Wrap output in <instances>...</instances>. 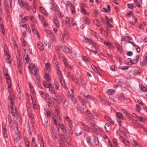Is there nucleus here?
<instances>
[{"label":"nucleus","mask_w":147,"mask_h":147,"mask_svg":"<svg viewBox=\"0 0 147 147\" xmlns=\"http://www.w3.org/2000/svg\"><path fill=\"white\" fill-rule=\"evenodd\" d=\"M10 87L11 86L9 85L8 88V90L9 94V95L8 97V99L9 100L10 103V106L9 108V110L11 112V115L13 116H15L16 114L18 116L19 114L16 110L13 102L14 96L13 93L12 92V90Z\"/></svg>","instance_id":"1"},{"label":"nucleus","mask_w":147,"mask_h":147,"mask_svg":"<svg viewBox=\"0 0 147 147\" xmlns=\"http://www.w3.org/2000/svg\"><path fill=\"white\" fill-rule=\"evenodd\" d=\"M55 97L56 98H55V102L54 104V106L55 107H57V109H55L56 111L55 114V115H58V113L59 112V111L58 110V105H57L56 104L55 102L57 103L58 104H59L61 103V101L62 102L64 103H65L66 102V101L65 100L64 97L63 96L59 97V96H55Z\"/></svg>","instance_id":"2"},{"label":"nucleus","mask_w":147,"mask_h":147,"mask_svg":"<svg viewBox=\"0 0 147 147\" xmlns=\"http://www.w3.org/2000/svg\"><path fill=\"white\" fill-rule=\"evenodd\" d=\"M65 121L67 122V128L69 132L71 134H73L72 127L73 126V123L72 121L68 117H67L65 119Z\"/></svg>","instance_id":"3"},{"label":"nucleus","mask_w":147,"mask_h":147,"mask_svg":"<svg viewBox=\"0 0 147 147\" xmlns=\"http://www.w3.org/2000/svg\"><path fill=\"white\" fill-rule=\"evenodd\" d=\"M66 8L67 10L70 8L72 13H74L75 12L74 6L69 1H68L67 2Z\"/></svg>","instance_id":"4"},{"label":"nucleus","mask_w":147,"mask_h":147,"mask_svg":"<svg viewBox=\"0 0 147 147\" xmlns=\"http://www.w3.org/2000/svg\"><path fill=\"white\" fill-rule=\"evenodd\" d=\"M97 126L92 122L90 123V129L91 131L95 134H97L98 133V129L97 128Z\"/></svg>","instance_id":"5"},{"label":"nucleus","mask_w":147,"mask_h":147,"mask_svg":"<svg viewBox=\"0 0 147 147\" xmlns=\"http://www.w3.org/2000/svg\"><path fill=\"white\" fill-rule=\"evenodd\" d=\"M53 122L54 123V124L57 126L58 125L59 127L61 128V129H63L65 128L63 124H61V123L58 122L56 120V118L55 117H53Z\"/></svg>","instance_id":"6"},{"label":"nucleus","mask_w":147,"mask_h":147,"mask_svg":"<svg viewBox=\"0 0 147 147\" xmlns=\"http://www.w3.org/2000/svg\"><path fill=\"white\" fill-rule=\"evenodd\" d=\"M18 2L19 3L20 6L21 7L24 6L27 9H28L29 6L27 3H24L22 0H18Z\"/></svg>","instance_id":"7"},{"label":"nucleus","mask_w":147,"mask_h":147,"mask_svg":"<svg viewBox=\"0 0 147 147\" xmlns=\"http://www.w3.org/2000/svg\"><path fill=\"white\" fill-rule=\"evenodd\" d=\"M139 57V55H137L134 58V59L133 60V62L132 61L131 59L130 58L127 59V60L128 61H130L131 63H136L138 61Z\"/></svg>","instance_id":"8"},{"label":"nucleus","mask_w":147,"mask_h":147,"mask_svg":"<svg viewBox=\"0 0 147 147\" xmlns=\"http://www.w3.org/2000/svg\"><path fill=\"white\" fill-rule=\"evenodd\" d=\"M71 99L72 102L74 103V104H76L77 103V99L75 98L74 97L73 90H71Z\"/></svg>","instance_id":"9"},{"label":"nucleus","mask_w":147,"mask_h":147,"mask_svg":"<svg viewBox=\"0 0 147 147\" xmlns=\"http://www.w3.org/2000/svg\"><path fill=\"white\" fill-rule=\"evenodd\" d=\"M62 48L63 49L65 52L69 53H72V50H71L69 48L66 46H62Z\"/></svg>","instance_id":"10"},{"label":"nucleus","mask_w":147,"mask_h":147,"mask_svg":"<svg viewBox=\"0 0 147 147\" xmlns=\"http://www.w3.org/2000/svg\"><path fill=\"white\" fill-rule=\"evenodd\" d=\"M30 96L32 100V103L33 104V108L34 109H36L37 108V106L35 104L36 102V101L34 98V96L33 95V96L32 95H30Z\"/></svg>","instance_id":"11"},{"label":"nucleus","mask_w":147,"mask_h":147,"mask_svg":"<svg viewBox=\"0 0 147 147\" xmlns=\"http://www.w3.org/2000/svg\"><path fill=\"white\" fill-rule=\"evenodd\" d=\"M32 32L35 34H36L37 36L39 37V35L37 31L35 29V26L33 23L32 24Z\"/></svg>","instance_id":"12"},{"label":"nucleus","mask_w":147,"mask_h":147,"mask_svg":"<svg viewBox=\"0 0 147 147\" xmlns=\"http://www.w3.org/2000/svg\"><path fill=\"white\" fill-rule=\"evenodd\" d=\"M116 114V117L117 121L118 119H119V121H121V120H123L124 119V118L123 117V115L121 113H117Z\"/></svg>","instance_id":"13"},{"label":"nucleus","mask_w":147,"mask_h":147,"mask_svg":"<svg viewBox=\"0 0 147 147\" xmlns=\"http://www.w3.org/2000/svg\"><path fill=\"white\" fill-rule=\"evenodd\" d=\"M53 22L57 28H59V22L57 17H54L53 18Z\"/></svg>","instance_id":"14"},{"label":"nucleus","mask_w":147,"mask_h":147,"mask_svg":"<svg viewBox=\"0 0 147 147\" xmlns=\"http://www.w3.org/2000/svg\"><path fill=\"white\" fill-rule=\"evenodd\" d=\"M45 73V78L47 81L49 82L51 80L49 75L48 74L49 72H48V71H47Z\"/></svg>","instance_id":"15"},{"label":"nucleus","mask_w":147,"mask_h":147,"mask_svg":"<svg viewBox=\"0 0 147 147\" xmlns=\"http://www.w3.org/2000/svg\"><path fill=\"white\" fill-rule=\"evenodd\" d=\"M118 122L119 123V125L120 126L119 130L120 131H121L122 132H124L125 131V128H123L121 124V121H119V119H118Z\"/></svg>","instance_id":"16"},{"label":"nucleus","mask_w":147,"mask_h":147,"mask_svg":"<svg viewBox=\"0 0 147 147\" xmlns=\"http://www.w3.org/2000/svg\"><path fill=\"white\" fill-rule=\"evenodd\" d=\"M45 67L44 69L45 72H46V71H48V72H49L50 70V63L49 62H47L45 64Z\"/></svg>","instance_id":"17"},{"label":"nucleus","mask_w":147,"mask_h":147,"mask_svg":"<svg viewBox=\"0 0 147 147\" xmlns=\"http://www.w3.org/2000/svg\"><path fill=\"white\" fill-rule=\"evenodd\" d=\"M84 97H86V98L87 101L88 102H90V101L92 100V99L91 98V97L88 94H84Z\"/></svg>","instance_id":"18"},{"label":"nucleus","mask_w":147,"mask_h":147,"mask_svg":"<svg viewBox=\"0 0 147 147\" xmlns=\"http://www.w3.org/2000/svg\"><path fill=\"white\" fill-rule=\"evenodd\" d=\"M0 26L1 27V30L3 34H4L5 31H4V28L3 27V22L2 21V19L1 17L0 16Z\"/></svg>","instance_id":"19"},{"label":"nucleus","mask_w":147,"mask_h":147,"mask_svg":"<svg viewBox=\"0 0 147 147\" xmlns=\"http://www.w3.org/2000/svg\"><path fill=\"white\" fill-rule=\"evenodd\" d=\"M48 88L49 91L51 94H55V93L54 91L55 89L52 85H50V87Z\"/></svg>","instance_id":"20"},{"label":"nucleus","mask_w":147,"mask_h":147,"mask_svg":"<svg viewBox=\"0 0 147 147\" xmlns=\"http://www.w3.org/2000/svg\"><path fill=\"white\" fill-rule=\"evenodd\" d=\"M51 10H53L56 14L57 15L58 14H60V12L59 11L58 9L55 7V6L51 8L50 9Z\"/></svg>","instance_id":"21"},{"label":"nucleus","mask_w":147,"mask_h":147,"mask_svg":"<svg viewBox=\"0 0 147 147\" xmlns=\"http://www.w3.org/2000/svg\"><path fill=\"white\" fill-rule=\"evenodd\" d=\"M81 127L83 129L87 131H90V128L86 125L84 124H82L81 125Z\"/></svg>","instance_id":"22"},{"label":"nucleus","mask_w":147,"mask_h":147,"mask_svg":"<svg viewBox=\"0 0 147 147\" xmlns=\"http://www.w3.org/2000/svg\"><path fill=\"white\" fill-rule=\"evenodd\" d=\"M3 133L5 138L7 137V135L6 132V129L5 127L3 126Z\"/></svg>","instance_id":"23"},{"label":"nucleus","mask_w":147,"mask_h":147,"mask_svg":"<svg viewBox=\"0 0 147 147\" xmlns=\"http://www.w3.org/2000/svg\"><path fill=\"white\" fill-rule=\"evenodd\" d=\"M29 69V71L30 74H31L32 72L31 71V69H34L35 67V65L33 64H30L28 66Z\"/></svg>","instance_id":"24"},{"label":"nucleus","mask_w":147,"mask_h":147,"mask_svg":"<svg viewBox=\"0 0 147 147\" xmlns=\"http://www.w3.org/2000/svg\"><path fill=\"white\" fill-rule=\"evenodd\" d=\"M35 140V138L34 137H33L32 140V145L34 147H38L37 144L36 143Z\"/></svg>","instance_id":"25"},{"label":"nucleus","mask_w":147,"mask_h":147,"mask_svg":"<svg viewBox=\"0 0 147 147\" xmlns=\"http://www.w3.org/2000/svg\"><path fill=\"white\" fill-rule=\"evenodd\" d=\"M5 54L6 55L5 57H6V61L8 63H11V61L10 58V57L9 55H7V52L5 51Z\"/></svg>","instance_id":"26"},{"label":"nucleus","mask_w":147,"mask_h":147,"mask_svg":"<svg viewBox=\"0 0 147 147\" xmlns=\"http://www.w3.org/2000/svg\"><path fill=\"white\" fill-rule=\"evenodd\" d=\"M43 84L45 87L46 88H48L50 87V85H52L51 83H47L45 81L43 82Z\"/></svg>","instance_id":"27"},{"label":"nucleus","mask_w":147,"mask_h":147,"mask_svg":"<svg viewBox=\"0 0 147 147\" xmlns=\"http://www.w3.org/2000/svg\"><path fill=\"white\" fill-rule=\"evenodd\" d=\"M82 21L83 23L85 24H89L90 22L89 19L87 18H83Z\"/></svg>","instance_id":"28"},{"label":"nucleus","mask_w":147,"mask_h":147,"mask_svg":"<svg viewBox=\"0 0 147 147\" xmlns=\"http://www.w3.org/2000/svg\"><path fill=\"white\" fill-rule=\"evenodd\" d=\"M44 98L47 102H49V104L51 103V102L49 101L51 99V97L48 94H45V95Z\"/></svg>","instance_id":"29"},{"label":"nucleus","mask_w":147,"mask_h":147,"mask_svg":"<svg viewBox=\"0 0 147 147\" xmlns=\"http://www.w3.org/2000/svg\"><path fill=\"white\" fill-rule=\"evenodd\" d=\"M86 140L88 145H90L91 144V138L89 136H86Z\"/></svg>","instance_id":"30"},{"label":"nucleus","mask_w":147,"mask_h":147,"mask_svg":"<svg viewBox=\"0 0 147 147\" xmlns=\"http://www.w3.org/2000/svg\"><path fill=\"white\" fill-rule=\"evenodd\" d=\"M66 24L67 27H70V19L69 18L67 17H66Z\"/></svg>","instance_id":"31"},{"label":"nucleus","mask_w":147,"mask_h":147,"mask_svg":"<svg viewBox=\"0 0 147 147\" xmlns=\"http://www.w3.org/2000/svg\"><path fill=\"white\" fill-rule=\"evenodd\" d=\"M52 135L55 140L57 138V134L56 132H55L54 130L52 129Z\"/></svg>","instance_id":"32"},{"label":"nucleus","mask_w":147,"mask_h":147,"mask_svg":"<svg viewBox=\"0 0 147 147\" xmlns=\"http://www.w3.org/2000/svg\"><path fill=\"white\" fill-rule=\"evenodd\" d=\"M147 64V57L144 59L143 61L141 63V65L142 66H144Z\"/></svg>","instance_id":"33"},{"label":"nucleus","mask_w":147,"mask_h":147,"mask_svg":"<svg viewBox=\"0 0 147 147\" xmlns=\"http://www.w3.org/2000/svg\"><path fill=\"white\" fill-rule=\"evenodd\" d=\"M105 119L109 123L112 124H114L113 121L110 118L107 116H105Z\"/></svg>","instance_id":"34"},{"label":"nucleus","mask_w":147,"mask_h":147,"mask_svg":"<svg viewBox=\"0 0 147 147\" xmlns=\"http://www.w3.org/2000/svg\"><path fill=\"white\" fill-rule=\"evenodd\" d=\"M104 43L105 44L109 47L111 48L113 47L112 45L110 42H108L107 41H104Z\"/></svg>","instance_id":"35"},{"label":"nucleus","mask_w":147,"mask_h":147,"mask_svg":"<svg viewBox=\"0 0 147 147\" xmlns=\"http://www.w3.org/2000/svg\"><path fill=\"white\" fill-rule=\"evenodd\" d=\"M77 109L78 111H80L81 113H83L84 112L83 109L81 107L80 105H77Z\"/></svg>","instance_id":"36"},{"label":"nucleus","mask_w":147,"mask_h":147,"mask_svg":"<svg viewBox=\"0 0 147 147\" xmlns=\"http://www.w3.org/2000/svg\"><path fill=\"white\" fill-rule=\"evenodd\" d=\"M133 74L134 75L137 76L140 74V73L139 72L138 70L135 69L133 71Z\"/></svg>","instance_id":"37"},{"label":"nucleus","mask_w":147,"mask_h":147,"mask_svg":"<svg viewBox=\"0 0 147 147\" xmlns=\"http://www.w3.org/2000/svg\"><path fill=\"white\" fill-rule=\"evenodd\" d=\"M115 92V90L112 89H108L107 91V93L109 96L112 95L113 93Z\"/></svg>","instance_id":"38"},{"label":"nucleus","mask_w":147,"mask_h":147,"mask_svg":"<svg viewBox=\"0 0 147 147\" xmlns=\"http://www.w3.org/2000/svg\"><path fill=\"white\" fill-rule=\"evenodd\" d=\"M38 71V70L37 69H36L34 71V75L35 76V78L38 81L39 80L40 77L38 76L37 72Z\"/></svg>","instance_id":"39"},{"label":"nucleus","mask_w":147,"mask_h":147,"mask_svg":"<svg viewBox=\"0 0 147 147\" xmlns=\"http://www.w3.org/2000/svg\"><path fill=\"white\" fill-rule=\"evenodd\" d=\"M84 41L86 42L89 43L90 44H91V42H92V40L90 39H89L88 38H84Z\"/></svg>","instance_id":"40"},{"label":"nucleus","mask_w":147,"mask_h":147,"mask_svg":"<svg viewBox=\"0 0 147 147\" xmlns=\"http://www.w3.org/2000/svg\"><path fill=\"white\" fill-rule=\"evenodd\" d=\"M54 84L55 89L57 90H58L59 89V85L57 81L56 80H55Z\"/></svg>","instance_id":"41"},{"label":"nucleus","mask_w":147,"mask_h":147,"mask_svg":"<svg viewBox=\"0 0 147 147\" xmlns=\"http://www.w3.org/2000/svg\"><path fill=\"white\" fill-rule=\"evenodd\" d=\"M24 62L26 64L28 62L29 60V58L28 55H27L26 56H24Z\"/></svg>","instance_id":"42"},{"label":"nucleus","mask_w":147,"mask_h":147,"mask_svg":"<svg viewBox=\"0 0 147 147\" xmlns=\"http://www.w3.org/2000/svg\"><path fill=\"white\" fill-rule=\"evenodd\" d=\"M141 89L143 92H146L147 91L146 88L142 85H139Z\"/></svg>","instance_id":"43"},{"label":"nucleus","mask_w":147,"mask_h":147,"mask_svg":"<svg viewBox=\"0 0 147 147\" xmlns=\"http://www.w3.org/2000/svg\"><path fill=\"white\" fill-rule=\"evenodd\" d=\"M38 16L39 19V20L41 21L42 24H43V23L45 22V19L42 16H40L39 14L38 15Z\"/></svg>","instance_id":"44"},{"label":"nucleus","mask_w":147,"mask_h":147,"mask_svg":"<svg viewBox=\"0 0 147 147\" xmlns=\"http://www.w3.org/2000/svg\"><path fill=\"white\" fill-rule=\"evenodd\" d=\"M38 47L40 50H42L43 49L42 44L40 42H38L37 44Z\"/></svg>","instance_id":"45"},{"label":"nucleus","mask_w":147,"mask_h":147,"mask_svg":"<svg viewBox=\"0 0 147 147\" xmlns=\"http://www.w3.org/2000/svg\"><path fill=\"white\" fill-rule=\"evenodd\" d=\"M115 46L117 47L118 50L121 51L122 50V48L121 46L117 43H115Z\"/></svg>","instance_id":"46"},{"label":"nucleus","mask_w":147,"mask_h":147,"mask_svg":"<svg viewBox=\"0 0 147 147\" xmlns=\"http://www.w3.org/2000/svg\"><path fill=\"white\" fill-rule=\"evenodd\" d=\"M130 142L133 146L136 147L138 145V144L134 140H132L130 141Z\"/></svg>","instance_id":"47"},{"label":"nucleus","mask_w":147,"mask_h":147,"mask_svg":"<svg viewBox=\"0 0 147 147\" xmlns=\"http://www.w3.org/2000/svg\"><path fill=\"white\" fill-rule=\"evenodd\" d=\"M20 140V136H18L14 140V143L15 145H16V143H17Z\"/></svg>","instance_id":"48"},{"label":"nucleus","mask_w":147,"mask_h":147,"mask_svg":"<svg viewBox=\"0 0 147 147\" xmlns=\"http://www.w3.org/2000/svg\"><path fill=\"white\" fill-rule=\"evenodd\" d=\"M50 37L53 42H56L55 37L52 34L50 36Z\"/></svg>","instance_id":"49"},{"label":"nucleus","mask_w":147,"mask_h":147,"mask_svg":"<svg viewBox=\"0 0 147 147\" xmlns=\"http://www.w3.org/2000/svg\"><path fill=\"white\" fill-rule=\"evenodd\" d=\"M94 23L97 26H99L100 25V21L98 19H96L94 21Z\"/></svg>","instance_id":"50"},{"label":"nucleus","mask_w":147,"mask_h":147,"mask_svg":"<svg viewBox=\"0 0 147 147\" xmlns=\"http://www.w3.org/2000/svg\"><path fill=\"white\" fill-rule=\"evenodd\" d=\"M62 76H61L59 77V79L61 84L62 86H63V84L65 83L63 80L62 78Z\"/></svg>","instance_id":"51"},{"label":"nucleus","mask_w":147,"mask_h":147,"mask_svg":"<svg viewBox=\"0 0 147 147\" xmlns=\"http://www.w3.org/2000/svg\"><path fill=\"white\" fill-rule=\"evenodd\" d=\"M127 5L128 8L130 9H132L134 8V5L132 4H128Z\"/></svg>","instance_id":"52"},{"label":"nucleus","mask_w":147,"mask_h":147,"mask_svg":"<svg viewBox=\"0 0 147 147\" xmlns=\"http://www.w3.org/2000/svg\"><path fill=\"white\" fill-rule=\"evenodd\" d=\"M81 12L85 15L87 14V13L86 11V9L83 7L81 8Z\"/></svg>","instance_id":"53"},{"label":"nucleus","mask_w":147,"mask_h":147,"mask_svg":"<svg viewBox=\"0 0 147 147\" xmlns=\"http://www.w3.org/2000/svg\"><path fill=\"white\" fill-rule=\"evenodd\" d=\"M136 109L137 111L138 112H139L141 110L140 107L138 104H137L136 105Z\"/></svg>","instance_id":"54"},{"label":"nucleus","mask_w":147,"mask_h":147,"mask_svg":"<svg viewBox=\"0 0 147 147\" xmlns=\"http://www.w3.org/2000/svg\"><path fill=\"white\" fill-rule=\"evenodd\" d=\"M91 67L93 70L95 71L98 72V70L97 67L94 65H91Z\"/></svg>","instance_id":"55"},{"label":"nucleus","mask_w":147,"mask_h":147,"mask_svg":"<svg viewBox=\"0 0 147 147\" xmlns=\"http://www.w3.org/2000/svg\"><path fill=\"white\" fill-rule=\"evenodd\" d=\"M90 33L91 35L94 36L95 38H96L97 37V36H96V32L93 31H91Z\"/></svg>","instance_id":"56"},{"label":"nucleus","mask_w":147,"mask_h":147,"mask_svg":"<svg viewBox=\"0 0 147 147\" xmlns=\"http://www.w3.org/2000/svg\"><path fill=\"white\" fill-rule=\"evenodd\" d=\"M27 17H25L22 20V21L24 23H25L28 20Z\"/></svg>","instance_id":"57"},{"label":"nucleus","mask_w":147,"mask_h":147,"mask_svg":"<svg viewBox=\"0 0 147 147\" xmlns=\"http://www.w3.org/2000/svg\"><path fill=\"white\" fill-rule=\"evenodd\" d=\"M21 42H22V45L23 46H26V44L24 41V40L23 38H21Z\"/></svg>","instance_id":"58"},{"label":"nucleus","mask_w":147,"mask_h":147,"mask_svg":"<svg viewBox=\"0 0 147 147\" xmlns=\"http://www.w3.org/2000/svg\"><path fill=\"white\" fill-rule=\"evenodd\" d=\"M45 31L47 33L49 34L50 36L52 34V32L48 30H45Z\"/></svg>","instance_id":"59"},{"label":"nucleus","mask_w":147,"mask_h":147,"mask_svg":"<svg viewBox=\"0 0 147 147\" xmlns=\"http://www.w3.org/2000/svg\"><path fill=\"white\" fill-rule=\"evenodd\" d=\"M137 119H139L140 121L143 122L144 120V119L142 117H138L137 118Z\"/></svg>","instance_id":"60"},{"label":"nucleus","mask_w":147,"mask_h":147,"mask_svg":"<svg viewBox=\"0 0 147 147\" xmlns=\"http://www.w3.org/2000/svg\"><path fill=\"white\" fill-rule=\"evenodd\" d=\"M106 25L109 27H112V25L109 23V21H107V22L106 23Z\"/></svg>","instance_id":"61"},{"label":"nucleus","mask_w":147,"mask_h":147,"mask_svg":"<svg viewBox=\"0 0 147 147\" xmlns=\"http://www.w3.org/2000/svg\"><path fill=\"white\" fill-rule=\"evenodd\" d=\"M47 119H45L44 120L42 121V122L44 125H46L47 124Z\"/></svg>","instance_id":"62"},{"label":"nucleus","mask_w":147,"mask_h":147,"mask_svg":"<svg viewBox=\"0 0 147 147\" xmlns=\"http://www.w3.org/2000/svg\"><path fill=\"white\" fill-rule=\"evenodd\" d=\"M135 47L136 50V51H137L138 52V53H139L140 51V48H139V47H138L136 45V46H135V47Z\"/></svg>","instance_id":"63"},{"label":"nucleus","mask_w":147,"mask_h":147,"mask_svg":"<svg viewBox=\"0 0 147 147\" xmlns=\"http://www.w3.org/2000/svg\"><path fill=\"white\" fill-rule=\"evenodd\" d=\"M5 76L6 80H10V78L9 76L8 75V74H5Z\"/></svg>","instance_id":"64"}]
</instances>
